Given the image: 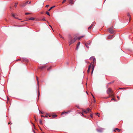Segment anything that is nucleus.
<instances>
[{
  "instance_id": "f257e3e1",
  "label": "nucleus",
  "mask_w": 133,
  "mask_h": 133,
  "mask_svg": "<svg viewBox=\"0 0 133 133\" xmlns=\"http://www.w3.org/2000/svg\"><path fill=\"white\" fill-rule=\"evenodd\" d=\"M76 40L75 38L73 39L72 37L70 35L69 36L68 39L69 45L74 43L76 41Z\"/></svg>"
},
{
  "instance_id": "f03ea898",
  "label": "nucleus",
  "mask_w": 133,
  "mask_h": 133,
  "mask_svg": "<svg viewBox=\"0 0 133 133\" xmlns=\"http://www.w3.org/2000/svg\"><path fill=\"white\" fill-rule=\"evenodd\" d=\"M113 27H112L109 29V31L111 34H112L114 33V31L113 29Z\"/></svg>"
},
{
  "instance_id": "7ed1b4c3",
  "label": "nucleus",
  "mask_w": 133,
  "mask_h": 133,
  "mask_svg": "<svg viewBox=\"0 0 133 133\" xmlns=\"http://www.w3.org/2000/svg\"><path fill=\"white\" fill-rule=\"evenodd\" d=\"M107 92L108 94H109L110 92L112 93L113 92L111 89L110 88H109L107 90Z\"/></svg>"
},
{
  "instance_id": "20e7f679",
  "label": "nucleus",
  "mask_w": 133,
  "mask_h": 133,
  "mask_svg": "<svg viewBox=\"0 0 133 133\" xmlns=\"http://www.w3.org/2000/svg\"><path fill=\"white\" fill-rule=\"evenodd\" d=\"M28 1H27L25 3H24L23 4H22L20 5V6L21 7H24L28 3Z\"/></svg>"
},
{
  "instance_id": "39448f33",
  "label": "nucleus",
  "mask_w": 133,
  "mask_h": 133,
  "mask_svg": "<svg viewBox=\"0 0 133 133\" xmlns=\"http://www.w3.org/2000/svg\"><path fill=\"white\" fill-rule=\"evenodd\" d=\"M71 112L70 111H68L65 112H63L62 113V114H68L69 113Z\"/></svg>"
},
{
  "instance_id": "423d86ee",
  "label": "nucleus",
  "mask_w": 133,
  "mask_h": 133,
  "mask_svg": "<svg viewBox=\"0 0 133 133\" xmlns=\"http://www.w3.org/2000/svg\"><path fill=\"white\" fill-rule=\"evenodd\" d=\"M91 64L89 67L88 69V71H87L88 73H89L90 72V69L91 67Z\"/></svg>"
},
{
  "instance_id": "0eeeda50",
  "label": "nucleus",
  "mask_w": 133,
  "mask_h": 133,
  "mask_svg": "<svg viewBox=\"0 0 133 133\" xmlns=\"http://www.w3.org/2000/svg\"><path fill=\"white\" fill-rule=\"evenodd\" d=\"M103 129H97V131L99 132H102Z\"/></svg>"
},
{
  "instance_id": "6e6552de",
  "label": "nucleus",
  "mask_w": 133,
  "mask_h": 133,
  "mask_svg": "<svg viewBox=\"0 0 133 133\" xmlns=\"http://www.w3.org/2000/svg\"><path fill=\"white\" fill-rule=\"evenodd\" d=\"M45 67V65L40 66L39 67V68L40 69H42L43 68H44Z\"/></svg>"
},
{
  "instance_id": "1a4fd4ad",
  "label": "nucleus",
  "mask_w": 133,
  "mask_h": 133,
  "mask_svg": "<svg viewBox=\"0 0 133 133\" xmlns=\"http://www.w3.org/2000/svg\"><path fill=\"white\" fill-rule=\"evenodd\" d=\"M23 61H24L27 62L28 61V59L26 58H23Z\"/></svg>"
},
{
  "instance_id": "9d476101",
  "label": "nucleus",
  "mask_w": 133,
  "mask_h": 133,
  "mask_svg": "<svg viewBox=\"0 0 133 133\" xmlns=\"http://www.w3.org/2000/svg\"><path fill=\"white\" fill-rule=\"evenodd\" d=\"M80 44V42H78L77 44V46L76 48V49H78V46H79V45Z\"/></svg>"
},
{
  "instance_id": "9b49d317",
  "label": "nucleus",
  "mask_w": 133,
  "mask_h": 133,
  "mask_svg": "<svg viewBox=\"0 0 133 133\" xmlns=\"http://www.w3.org/2000/svg\"><path fill=\"white\" fill-rule=\"evenodd\" d=\"M128 16L129 17V22H130V20L131 19V16L129 14H128Z\"/></svg>"
},
{
  "instance_id": "f8f14e48",
  "label": "nucleus",
  "mask_w": 133,
  "mask_h": 133,
  "mask_svg": "<svg viewBox=\"0 0 133 133\" xmlns=\"http://www.w3.org/2000/svg\"><path fill=\"white\" fill-rule=\"evenodd\" d=\"M73 1V0H70V3L71 4H73L74 3Z\"/></svg>"
},
{
  "instance_id": "ddd939ff",
  "label": "nucleus",
  "mask_w": 133,
  "mask_h": 133,
  "mask_svg": "<svg viewBox=\"0 0 133 133\" xmlns=\"http://www.w3.org/2000/svg\"><path fill=\"white\" fill-rule=\"evenodd\" d=\"M116 130H118V131L119 132L121 130L119 129L118 128H116L114 130V131H115Z\"/></svg>"
},
{
  "instance_id": "4468645a",
  "label": "nucleus",
  "mask_w": 133,
  "mask_h": 133,
  "mask_svg": "<svg viewBox=\"0 0 133 133\" xmlns=\"http://www.w3.org/2000/svg\"><path fill=\"white\" fill-rule=\"evenodd\" d=\"M114 36L113 35H111V36H109L108 37V39H110V38H111L113 37Z\"/></svg>"
},
{
  "instance_id": "2eb2a0df",
  "label": "nucleus",
  "mask_w": 133,
  "mask_h": 133,
  "mask_svg": "<svg viewBox=\"0 0 133 133\" xmlns=\"http://www.w3.org/2000/svg\"><path fill=\"white\" fill-rule=\"evenodd\" d=\"M87 110L88 112H91V111L90 109L89 108H87Z\"/></svg>"
},
{
  "instance_id": "dca6fc26",
  "label": "nucleus",
  "mask_w": 133,
  "mask_h": 133,
  "mask_svg": "<svg viewBox=\"0 0 133 133\" xmlns=\"http://www.w3.org/2000/svg\"><path fill=\"white\" fill-rule=\"evenodd\" d=\"M84 36H80L78 38V40H80L81 38L83 37H84Z\"/></svg>"
},
{
  "instance_id": "f3484780",
  "label": "nucleus",
  "mask_w": 133,
  "mask_h": 133,
  "mask_svg": "<svg viewBox=\"0 0 133 133\" xmlns=\"http://www.w3.org/2000/svg\"><path fill=\"white\" fill-rule=\"evenodd\" d=\"M55 7V6H52L48 10V11H50V10L52 9L53 8H54V7Z\"/></svg>"
},
{
  "instance_id": "a211bd4d",
  "label": "nucleus",
  "mask_w": 133,
  "mask_h": 133,
  "mask_svg": "<svg viewBox=\"0 0 133 133\" xmlns=\"http://www.w3.org/2000/svg\"><path fill=\"white\" fill-rule=\"evenodd\" d=\"M35 19V18H34L32 17L31 18H29V20H34Z\"/></svg>"
},
{
  "instance_id": "6ab92c4d",
  "label": "nucleus",
  "mask_w": 133,
  "mask_h": 133,
  "mask_svg": "<svg viewBox=\"0 0 133 133\" xmlns=\"http://www.w3.org/2000/svg\"><path fill=\"white\" fill-rule=\"evenodd\" d=\"M45 13H46V14H47L49 16H50V14H49V13L48 12L46 11V12Z\"/></svg>"
},
{
  "instance_id": "aec40b11",
  "label": "nucleus",
  "mask_w": 133,
  "mask_h": 133,
  "mask_svg": "<svg viewBox=\"0 0 133 133\" xmlns=\"http://www.w3.org/2000/svg\"><path fill=\"white\" fill-rule=\"evenodd\" d=\"M57 116V115H52V117L55 118V117H56Z\"/></svg>"
},
{
  "instance_id": "412c9836",
  "label": "nucleus",
  "mask_w": 133,
  "mask_h": 133,
  "mask_svg": "<svg viewBox=\"0 0 133 133\" xmlns=\"http://www.w3.org/2000/svg\"><path fill=\"white\" fill-rule=\"evenodd\" d=\"M12 16L14 17V18H16V19H18V18H17V17H15V15L14 14H12Z\"/></svg>"
},
{
  "instance_id": "4be33fe9",
  "label": "nucleus",
  "mask_w": 133,
  "mask_h": 133,
  "mask_svg": "<svg viewBox=\"0 0 133 133\" xmlns=\"http://www.w3.org/2000/svg\"><path fill=\"white\" fill-rule=\"evenodd\" d=\"M18 3H15V5H14V6L16 8V6H17V4H18Z\"/></svg>"
},
{
  "instance_id": "5701e85b",
  "label": "nucleus",
  "mask_w": 133,
  "mask_h": 133,
  "mask_svg": "<svg viewBox=\"0 0 133 133\" xmlns=\"http://www.w3.org/2000/svg\"><path fill=\"white\" fill-rule=\"evenodd\" d=\"M39 123H40L41 124H43L42 122V120L41 119H40L39 120Z\"/></svg>"
},
{
  "instance_id": "b1692460",
  "label": "nucleus",
  "mask_w": 133,
  "mask_h": 133,
  "mask_svg": "<svg viewBox=\"0 0 133 133\" xmlns=\"http://www.w3.org/2000/svg\"><path fill=\"white\" fill-rule=\"evenodd\" d=\"M91 42H88V43H87V44H86L87 45H90V44H91Z\"/></svg>"
},
{
  "instance_id": "393cba45",
  "label": "nucleus",
  "mask_w": 133,
  "mask_h": 133,
  "mask_svg": "<svg viewBox=\"0 0 133 133\" xmlns=\"http://www.w3.org/2000/svg\"><path fill=\"white\" fill-rule=\"evenodd\" d=\"M41 117H47V116L46 115H45V116H44L43 115H42L41 116Z\"/></svg>"
},
{
  "instance_id": "a878e982",
  "label": "nucleus",
  "mask_w": 133,
  "mask_h": 133,
  "mask_svg": "<svg viewBox=\"0 0 133 133\" xmlns=\"http://www.w3.org/2000/svg\"><path fill=\"white\" fill-rule=\"evenodd\" d=\"M96 62V59L95 58H93V63Z\"/></svg>"
},
{
  "instance_id": "bb28decb",
  "label": "nucleus",
  "mask_w": 133,
  "mask_h": 133,
  "mask_svg": "<svg viewBox=\"0 0 133 133\" xmlns=\"http://www.w3.org/2000/svg\"><path fill=\"white\" fill-rule=\"evenodd\" d=\"M83 112H84L86 114H87L88 113V112L87 111H86L85 110H83Z\"/></svg>"
},
{
  "instance_id": "cd10ccee",
  "label": "nucleus",
  "mask_w": 133,
  "mask_h": 133,
  "mask_svg": "<svg viewBox=\"0 0 133 133\" xmlns=\"http://www.w3.org/2000/svg\"><path fill=\"white\" fill-rule=\"evenodd\" d=\"M41 21H46V20L45 19V18H43L42 19H41Z\"/></svg>"
},
{
  "instance_id": "c85d7f7f",
  "label": "nucleus",
  "mask_w": 133,
  "mask_h": 133,
  "mask_svg": "<svg viewBox=\"0 0 133 133\" xmlns=\"http://www.w3.org/2000/svg\"><path fill=\"white\" fill-rule=\"evenodd\" d=\"M95 22H93V23H92L91 24V26H94V24H95Z\"/></svg>"
},
{
  "instance_id": "c756f323",
  "label": "nucleus",
  "mask_w": 133,
  "mask_h": 133,
  "mask_svg": "<svg viewBox=\"0 0 133 133\" xmlns=\"http://www.w3.org/2000/svg\"><path fill=\"white\" fill-rule=\"evenodd\" d=\"M85 45L87 48H89V47L87 45L86 43H85Z\"/></svg>"
},
{
  "instance_id": "7c9ffc66",
  "label": "nucleus",
  "mask_w": 133,
  "mask_h": 133,
  "mask_svg": "<svg viewBox=\"0 0 133 133\" xmlns=\"http://www.w3.org/2000/svg\"><path fill=\"white\" fill-rule=\"evenodd\" d=\"M94 66H93L92 67V71L91 72V74H92L93 72V71L94 70Z\"/></svg>"
},
{
  "instance_id": "2f4dec72",
  "label": "nucleus",
  "mask_w": 133,
  "mask_h": 133,
  "mask_svg": "<svg viewBox=\"0 0 133 133\" xmlns=\"http://www.w3.org/2000/svg\"><path fill=\"white\" fill-rule=\"evenodd\" d=\"M36 78H37V81L38 84H38H39V82H38V78L37 77Z\"/></svg>"
},
{
  "instance_id": "473e14b6",
  "label": "nucleus",
  "mask_w": 133,
  "mask_h": 133,
  "mask_svg": "<svg viewBox=\"0 0 133 133\" xmlns=\"http://www.w3.org/2000/svg\"><path fill=\"white\" fill-rule=\"evenodd\" d=\"M38 110H39V112L41 114H43V112L40 111L39 109H38Z\"/></svg>"
},
{
  "instance_id": "72a5a7b5",
  "label": "nucleus",
  "mask_w": 133,
  "mask_h": 133,
  "mask_svg": "<svg viewBox=\"0 0 133 133\" xmlns=\"http://www.w3.org/2000/svg\"><path fill=\"white\" fill-rule=\"evenodd\" d=\"M92 27V26L91 25L89 27H88V29H90Z\"/></svg>"
},
{
  "instance_id": "f704fd0d",
  "label": "nucleus",
  "mask_w": 133,
  "mask_h": 133,
  "mask_svg": "<svg viewBox=\"0 0 133 133\" xmlns=\"http://www.w3.org/2000/svg\"><path fill=\"white\" fill-rule=\"evenodd\" d=\"M51 68V66H50V67L49 68H48V69H47V70L49 71V70Z\"/></svg>"
},
{
  "instance_id": "c9c22d12",
  "label": "nucleus",
  "mask_w": 133,
  "mask_h": 133,
  "mask_svg": "<svg viewBox=\"0 0 133 133\" xmlns=\"http://www.w3.org/2000/svg\"><path fill=\"white\" fill-rule=\"evenodd\" d=\"M114 100L115 101H116V100L115 99V98H113L111 99V100Z\"/></svg>"
},
{
  "instance_id": "e433bc0d",
  "label": "nucleus",
  "mask_w": 133,
  "mask_h": 133,
  "mask_svg": "<svg viewBox=\"0 0 133 133\" xmlns=\"http://www.w3.org/2000/svg\"><path fill=\"white\" fill-rule=\"evenodd\" d=\"M66 1V0H64L62 2V3H64Z\"/></svg>"
},
{
  "instance_id": "4c0bfd02",
  "label": "nucleus",
  "mask_w": 133,
  "mask_h": 133,
  "mask_svg": "<svg viewBox=\"0 0 133 133\" xmlns=\"http://www.w3.org/2000/svg\"><path fill=\"white\" fill-rule=\"evenodd\" d=\"M114 82V81H112L111 82L109 83L111 84V83H113Z\"/></svg>"
},
{
  "instance_id": "58836bf2",
  "label": "nucleus",
  "mask_w": 133,
  "mask_h": 133,
  "mask_svg": "<svg viewBox=\"0 0 133 133\" xmlns=\"http://www.w3.org/2000/svg\"><path fill=\"white\" fill-rule=\"evenodd\" d=\"M29 14H30L29 13H25V14L26 15H27Z\"/></svg>"
},
{
  "instance_id": "ea45409f",
  "label": "nucleus",
  "mask_w": 133,
  "mask_h": 133,
  "mask_svg": "<svg viewBox=\"0 0 133 133\" xmlns=\"http://www.w3.org/2000/svg\"><path fill=\"white\" fill-rule=\"evenodd\" d=\"M92 114H91L90 115V116L91 117V118H92L93 117V115H92Z\"/></svg>"
},
{
  "instance_id": "a19ab883",
  "label": "nucleus",
  "mask_w": 133,
  "mask_h": 133,
  "mask_svg": "<svg viewBox=\"0 0 133 133\" xmlns=\"http://www.w3.org/2000/svg\"><path fill=\"white\" fill-rule=\"evenodd\" d=\"M117 98H118V100L120 98V97L119 96H117Z\"/></svg>"
},
{
  "instance_id": "79ce46f5",
  "label": "nucleus",
  "mask_w": 133,
  "mask_h": 133,
  "mask_svg": "<svg viewBox=\"0 0 133 133\" xmlns=\"http://www.w3.org/2000/svg\"><path fill=\"white\" fill-rule=\"evenodd\" d=\"M49 5H46V7L47 8L49 6Z\"/></svg>"
},
{
  "instance_id": "37998d69",
  "label": "nucleus",
  "mask_w": 133,
  "mask_h": 133,
  "mask_svg": "<svg viewBox=\"0 0 133 133\" xmlns=\"http://www.w3.org/2000/svg\"><path fill=\"white\" fill-rule=\"evenodd\" d=\"M96 115H98V114H99V113H97L96 114Z\"/></svg>"
},
{
  "instance_id": "c03bdc74",
  "label": "nucleus",
  "mask_w": 133,
  "mask_h": 133,
  "mask_svg": "<svg viewBox=\"0 0 133 133\" xmlns=\"http://www.w3.org/2000/svg\"><path fill=\"white\" fill-rule=\"evenodd\" d=\"M60 35V37H61V38H63V37H62L61 36V35Z\"/></svg>"
},
{
  "instance_id": "a18cd8bd",
  "label": "nucleus",
  "mask_w": 133,
  "mask_h": 133,
  "mask_svg": "<svg viewBox=\"0 0 133 133\" xmlns=\"http://www.w3.org/2000/svg\"><path fill=\"white\" fill-rule=\"evenodd\" d=\"M38 95L39 96V91H38Z\"/></svg>"
},
{
  "instance_id": "49530a36",
  "label": "nucleus",
  "mask_w": 133,
  "mask_h": 133,
  "mask_svg": "<svg viewBox=\"0 0 133 133\" xmlns=\"http://www.w3.org/2000/svg\"><path fill=\"white\" fill-rule=\"evenodd\" d=\"M93 57H91L90 58V59H91L92 58H93Z\"/></svg>"
},
{
  "instance_id": "de8ad7c7",
  "label": "nucleus",
  "mask_w": 133,
  "mask_h": 133,
  "mask_svg": "<svg viewBox=\"0 0 133 133\" xmlns=\"http://www.w3.org/2000/svg\"><path fill=\"white\" fill-rule=\"evenodd\" d=\"M92 94V97H93V98H94L95 97H94V96L93 95H92V94Z\"/></svg>"
},
{
  "instance_id": "09e8293b",
  "label": "nucleus",
  "mask_w": 133,
  "mask_h": 133,
  "mask_svg": "<svg viewBox=\"0 0 133 133\" xmlns=\"http://www.w3.org/2000/svg\"><path fill=\"white\" fill-rule=\"evenodd\" d=\"M21 60V59H18V60H17V61H20Z\"/></svg>"
},
{
  "instance_id": "8fccbe9b",
  "label": "nucleus",
  "mask_w": 133,
  "mask_h": 133,
  "mask_svg": "<svg viewBox=\"0 0 133 133\" xmlns=\"http://www.w3.org/2000/svg\"><path fill=\"white\" fill-rule=\"evenodd\" d=\"M49 26H50V27H51L52 28V26H51V25H49ZM52 29L53 30V29Z\"/></svg>"
},
{
  "instance_id": "3c124183",
  "label": "nucleus",
  "mask_w": 133,
  "mask_h": 133,
  "mask_svg": "<svg viewBox=\"0 0 133 133\" xmlns=\"http://www.w3.org/2000/svg\"><path fill=\"white\" fill-rule=\"evenodd\" d=\"M31 3V2H30L29 3V4H30Z\"/></svg>"
},
{
  "instance_id": "603ef678",
  "label": "nucleus",
  "mask_w": 133,
  "mask_h": 133,
  "mask_svg": "<svg viewBox=\"0 0 133 133\" xmlns=\"http://www.w3.org/2000/svg\"><path fill=\"white\" fill-rule=\"evenodd\" d=\"M82 115L83 116H84V115H83V113H82Z\"/></svg>"
},
{
  "instance_id": "864d4df0",
  "label": "nucleus",
  "mask_w": 133,
  "mask_h": 133,
  "mask_svg": "<svg viewBox=\"0 0 133 133\" xmlns=\"http://www.w3.org/2000/svg\"><path fill=\"white\" fill-rule=\"evenodd\" d=\"M33 131H34V133H35V131L34 130H33Z\"/></svg>"
},
{
  "instance_id": "5fc2aeb1",
  "label": "nucleus",
  "mask_w": 133,
  "mask_h": 133,
  "mask_svg": "<svg viewBox=\"0 0 133 133\" xmlns=\"http://www.w3.org/2000/svg\"><path fill=\"white\" fill-rule=\"evenodd\" d=\"M7 99H8V100H9V98H8V97Z\"/></svg>"
},
{
  "instance_id": "6e6d98bb",
  "label": "nucleus",
  "mask_w": 133,
  "mask_h": 133,
  "mask_svg": "<svg viewBox=\"0 0 133 133\" xmlns=\"http://www.w3.org/2000/svg\"><path fill=\"white\" fill-rule=\"evenodd\" d=\"M94 102H96V101H95V100H94Z\"/></svg>"
},
{
  "instance_id": "4d7b16f0",
  "label": "nucleus",
  "mask_w": 133,
  "mask_h": 133,
  "mask_svg": "<svg viewBox=\"0 0 133 133\" xmlns=\"http://www.w3.org/2000/svg\"><path fill=\"white\" fill-rule=\"evenodd\" d=\"M123 88H120L119 89H122Z\"/></svg>"
},
{
  "instance_id": "13d9d810",
  "label": "nucleus",
  "mask_w": 133,
  "mask_h": 133,
  "mask_svg": "<svg viewBox=\"0 0 133 133\" xmlns=\"http://www.w3.org/2000/svg\"><path fill=\"white\" fill-rule=\"evenodd\" d=\"M10 124V122H9V123H8V124Z\"/></svg>"
},
{
  "instance_id": "bf43d9fd",
  "label": "nucleus",
  "mask_w": 133,
  "mask_h": 133,
  "mask_svg": "<svg viewBox=\"0 0 133 133\" xmlns=\"http://www.w3.org/2000/svg\"><path fill=\"white\" fill-rule=\"evenodd\" d=\"M98 116L99 117V115H98Z\"/></svg>"
},
{
  "instance_id": "052dcab7",
  "label": "nucleus",
  "mask_w": 133,
  "mask_h": 133,
  "mask_svg": "<svg viewBox=\"0 0 133 133\" xmlns=\"http://www.w3.org/2000/svg\"><path fill=\"white\" fill-rule=\"evenodd\" d=\"M67 64H68V63H67Z\"/></svg>"
},
{
  "instance_id": "680f3d73",
  "label": "nucleus",
  "mask_w": 133,
  "mask_h": 133,
  "mask_svg": "<svg viewBox=\"0 0 133 133\" xmlns=\"http://www.w3.org/2000/svg\"><path fill=\"white\" fill-rule=\"evenodd\" d=\"M87 92V93L88 94L87 92Z\"/></svg>"
},
{
  "instance_id": "e2e57ef3",
  "label": "nucleus",
  "mask_w": 133,
  "mask_h": 133,
  "mask_svg": "<svg viewBox=\"0 0 133 133\" xmlns=\"http://www.w3.org/2000/svg\"><path fill=\"white\" fill-rule=\"evenodd\" d=\"M35 120H36V119L35 118Z\"/></svg>"
},
{
  "instance_id": "0e129e2a",
  "label": "nucleus",
  "mask_w": 133,
  "mask_h": 133,
  "mask_svg": "<svg viewBox=\"0 0 133 133\" xmlns=\"http://www.w3.org/2000/svg\"><path fill=\"white\" fill-rule=\"evenodd\" d=\"M108 98V97H107V98Z\"/></svg>"
},
{
  "instance_id": "69168bd1",
  "label": "nucleus",
  "mask_w": 133,
  "mask_h": 133,
  "mask_svg": "<svg viewBox=\"0 0 133 133\" xmlns=\"http://www.w3.org/2000/svg\"><path fill=\"white\" fill-rule=\"evenodd\" d=\"M43 133H44V132H43Z\"/></svg>"
}]
</instances>
